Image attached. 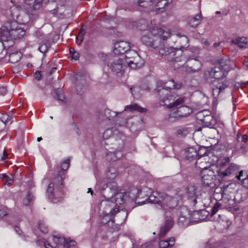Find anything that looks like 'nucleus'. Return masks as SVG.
I'll return each mask as SVG.
<instances>
[{"instance_id":"1","label":"nucleus","mask_w":248,"mask_h":248,"mask_svg":"<svg viewBox=\"0 0 248 248\" xmlns=\"http://www.w3.org/2000/svg\"><path fill=\"white\" fill-rule=\"evenodd\" d=\"M148 202L157 204L156 208L164 212L165 217H172L180 203L178 197L153 191L146 199Z\"/></svg>"},{"instance_id":"2","label":"nucleus","mask_w":248,"mask_h":248,"mask_svg":"<svg viewBox=\"0 0 248 248\" xmlns=\"http://www.w3.org/2000/svg\"><path fill=\"white\" fill-rule=\"evenodd\" d=\"M182 84L179 81H175L173 79L170 80L164 84L163 86L156 89L159 98L162 105L166 106L168 108L177 107L184 103L185 98L180 97L174 100L173 96L170 95V90H178L181 88Z\"/></svg>"},{"instance_id":"3","label":"nucleus","mask_w":248,"mask_h":248,"mask_svg":"<svg viewBox=\"0 0 248 248\" xmlns=\"http://www.w3.org/2000/svg\"><path fill=\"white\" fill-rule=\"evenodd\" d=\"M170 36V31L158 27L146 31L141 37L140 40L144 45L152 48H157L161 40H166Z\"/></svg>"},{"instance_id":"4","label":"nucleus","mask_w":248,"mask_h":248,"mask_svg":"<svg viewBox=\"0 0 248 248\" xmlns=\"http://www.w3.org/2000/svg\"><path fill=\"white\" fill-rule=\"evenodd\" d=\"M103 194L105 197L114 202L115 204H122L124 203L127 198V193L124 189H119L115 183L112 182L107 188H102Z\"/></svg>"},{"instance_id":"5","label":"nucleus","mask_w":248,"mask_h":248,"mask_svg":"<svg viewBox=\"0 0 248 248\" xmlns=\"http://www.w3.org/2000/svg\"><path fill=\"white\" fill-rule=\"evenodd\" d=\"M62 171L58 172V175L48 185L47 189V195L48 198L53 202H56L58 200L56 196L61 194L62 184Z\"/></svg>"},{"instance_id":"6","label":"nucleus","mask_w":248,"mask_h":248,"mask_svg":"<svg viewBox=\"0 0 248 248\" xmlns=\"http://www.w3.org/2000/svg\"><path fill=\"white\" fill-rule=\"evenodd\" d=\"M181 46L180 48H174L172 47L165 46L161 48L159 50V54L169 61H173L176 62H181V58L180 56H182L183 51Z\"/></svg>"},{"instance_id":"7","label":"nucleus","mask_w":248,"mask_h":248,"mask_svg":"<svg viewBox=\"0 0 248 248\" xmlns=\"http://www.w3.org/2000/svg\"><path fill=\"white\" fill-rule=\"evenodd\" d=\"M114 203H111L105 207L104 213L106 214V216H104L102 218V223H106L107 222H109L116 214H118V217H124V220L126 219L128 216L127 211L125 209L119 211L118 208H114Z\"/></svg>"},{"instance_id":"8","label":"nucleus","mask_w":248,"mask_h":248,"mask_svg":"<svg viewBox=\"0 0 248 248\" xmlns=\"http://www.w3.org/2000/svg\"><path fill=\"white\" fill-rule=\"evenodd\" d=\"M178 217V224L182 227H186L190 221V212L185 206H179L174 212Z\"/></svg>"},{"instance_id":"9","label":"nucleus","mask_w":248,"mask_h":248,"mask_svg":"<svg viewBox=\"0 0 248 248\" xmlns=\"http://www.w3.org/2000/svg\"><path fill=\"white\" fill-rule=\"evenodd\" d=\"M186 195L189 204L191 207H195L197 204L199 205L203 204L206 206V203L201 200L200 197L202 195L197 194V188L195 186H189L187 187Z\"/></svg>"},{"instance_id":"10","label":"nucleus","mask_w":248,"mask_h":248,"mask_svg":"<svg viewBox=\"0 0 248 248\" xmlns=\"http://www.w3.org/2000/svg\"><path fill=\"white\" fill-rule=\"evenodd\" d=\"M202 182L205 186L212 187L215 186L216 175L212 167L205 168L202 170Z\"/></svg>"},{"instance_id":"11","label":"nucleus","mask_w":248,"mask_h":248,"mask_svg":"<svg viewBox=\"0 0 248 248\" xmlns=\"http://www.w3.org/2000/svg\"><path fill=\"white\" fill-rule=\"evenodd\" d=\"M229 83L227 80H214L213 81L212 93L214 97L217 98L219 94L229 87Z\"/></svg>"},{"instance_id":"12","label":"nucleus","mask_w":248,"mask_h":248,"mask_svg":"<svg viewBox=\"0 0 248 248\" xmlns=\"http://www.w3.org/2000/svg\"><path fill=\"white\" fill-rule=\"evenodd\" d=\"M24 1L25 10L28 15H33L42 5V0H24Z\"/></svg>"},{"instance_id":"13","label":"nucleus","mask_w":248,"mask_h":248,"mask_svg":"<svg viewBox=\"0 0 248 248\" xmlns=\"http://www.w3.org/2000/svg\"><path fill=\"white\" fill-rule=\"evenodd\" d=\"M192 112V109L186 106H181L177 108V110L171 113L169 115V120L174 121L173 118H179L186 117L191 114Z\"/></svg>"},{"instance_id":"14","label":"nucleus","mask_w":248,"mask_h":248,"mask_svg":"<svg viewBox=\"0 0 248 248\" xmlns=\"http://www.w3.org/2000/svg\"><path fill=\"white\" fill-rule=\"evenodd\" d=\"M240 167L235 164H231L229 167L227 168L225 170L217 171L218 176L222 178H224L226 176L232 177L238 173Z\"/></svg>"},{"instance_id":"15","label":"nucleus","mask_w":248,"mask_h":248,"mask_svg":"<svg viewBox=\"0 0 248 248\" xmlns=\"http://www.w3.org/2000/svg\"><path fill=\"white\" fill-rule=\"evenodd\" d=\"M185 63L187 66L186 71L188 73H195L198 72L202 67L201 62L195 58H188L187 60L186 61Z\"/></svg>"},{"instance_id":"16","label":"nucleus","mask_w":248,"mask_h":248,"mask_svg":"<svg viewBox=\"0 0 248 248\" xmlns=\"http://www.w3.org/2000/svg\"><path fill=\"white\" fill-rule=\"evenodd\" d=\"M203 149L205 150L204 147H201L197 152L196 150L193 147H189L186 150V157L187 160L191 161L195 159L199 158L201 156H203L205 154H201V151Z\"/></svg>"},{"instance_id":"17","label":"nucleus","mask_w":248,"mask_h":248,"mask_svg":"<svg viewBox=\"0 0 248 248\" xmlns=\"http://www.w3.org/2000/svg\"><path fill=\"white\" fill-rule=\"evenodd\" d=\"M130 43L128 42L120 41L114 45L113 52L116 55L124 54L130 48Z\"/></svg>"},{"instance_id":"18","label":"nucleus","mask_w":248,"mask_h":248,"mask_svg":"<svg viewBox=\"0 0 248 248\" xmlns=\"http://www.w3.org/2000/svg\"><path fill=\"white\" fill-rule=\"evenodd\" d=\"M114 149V148H111L110 150L107 149L108 150V153L106 155V158L108 161H115L121 158L123 156L121 148H117L115 150Z\"/></svg>"},{"instance_id":"19","label":"nucleus","mask_w":248,"mask_h":248,"mask_svg":"<svg viewBox=\"0 0 248 248\" xmlns=\"http://www.w3.org/2000/svg\"><path fill=\"white\" fill-rule=\"evenodd\" d=\"M173 226V219L172 217H166L164 225L162 226L159 233V237H163L170 231Z\"/></svg>"},{"instance_id":"20","label":"nucleus","mask_w":248,"mask_h":248,"mask_svg":"<svg viewBox=\"0 0 248 248\" xmlns=\"http://www.w3.org/2000/svg\"><path fill=\"white\" fill-rule=\"evenodd\" d=\"M209 76L211 78H215L214 80H222V78L225 77V73L220 69V67H215L212 68L208 71Z\"/></svg>"},{"instance_id":"21","label":"nucleus","mask_w":248,"mask_h":248,"mask_svg":"<svg viewBox=\"0 0 248 248\" xmlns=\"http://www.w3.org/2000/svg\"><path fill=\"white\" fill-rule=\"evenodd\" d=\"M111 71L116 74H122L124 71L123 60L122 59H118L114 60L110 66Z\"/></svg>"},{"instance_id":"22","label":"nucleus","mask_w":248,"mask_h":248,"mask_svg":"<svg viewBox=\"0 0 248 248\" xmlns=\"http://www.w3.org/2000/svg\"><path fill=\"white\" fill-rule=\"evenodd\" d=\"M118 175V172L114 167H110L109 168L108 170L106 172V188L109 184H112V182H115L113 180Z\"/></svg>"},{"instance_id":"23","label":"nucleus","mask_w":248,"mask_h":248,"mask_svg":"<svg viewBox=\"0 0 248 248\" xmlns=\"http://www.w3.org/2000/svg\"><path fill=\"white\" fill-rule=\"evenodd\" d=\"M118 113L117 112L106 108L103 112L98 113V117L99 119H102L103 121L106 119L111 120L115 117Z\"/></svg>"},{"instance_id":"24","label":"nucleus","mask_w":248,"mask_h":248,"mask_svg":"<svg viewBox=\"0 0 248 248\" xmlns=\"http://www.w3.org/2000/svg\"><path fill=\"white\" fill-rule=\"evenodd\" d=\"M19 28L17 22L15 20L8 21L4 24V25L3 26V30H4V31L9 32L8 41L10 38V35L12 32V30H16Z\"/></svg>"},{"instance_id":"25","label":"nucleus","mask_w":248,"mask_h":248,"mask_svg":"<svg viewBox=\"0 0 248 248\" xmlns=\"http://www.w3.org/2000/svg\"><path fill=\"white\" fill-rule=\"evenodd\" d=\"M124 54L125 61L126 63H130L131 62H132L131 59H133V60L140 59L138 53L135 50L129 49Z\"/></svg>"},{"instance_id":"26","label":"nucleus","mask_w":248,"mask_h":248,"mask_svg":"<svg viewBox=\"0 0 248 248\" xmlns=\"http://www.w3.org/2000/svg\"><path fill=\"white\" fill-rule=\"evenodd\" d=\"M232 43L238 46L240 48H246L248 47L247 39L246 37H238L232 41Z\"/></svg>"},{"instance_id":"27","label":"nucleus","mask_w":248,"mask_h":248,"mask_svg":"<svg viewBox=\"0 0 248 248\" xmlns=\"http://www.w3.org/2000/svg\"><path fill=\"white\" fill-rule=\"evenodd\" d=\"M175 243V238L170 237L167 240H161L159 242V248H169L172 247Z\"/></svg>"},{"instance_id":"28","label":"nucleus","mask_w":248,"mask_h":248,"mask_svg":"<svg viewBox=\"0 0 248 248\" xmlns=\"http://www.w3.org/2000/svg\"><path fill=\"white\" fill-rule=\"evenodd\" d=\"M52 93L53 97L57 100L62 102V103L65 102L64 101L65 97L63 91L61 89H54Z\"/></svg>"},{"instance_id":"29","label":"nucleus","mask_w":248,"mask_h":248,"mask_svg":"<svg viewBox=\"0 0 248 248\" xmlns=\"http://www.w3.org/2000/svg\"><path fill=\"white\" fill-rule=\"evenodd\" d=\"M125 110H129L130 111H137L140 113H144L146 112L147 109L140 106L137 104H133L130 105H127L125 107Z\"/></svg>"},{"instance_id":"30","label":"nucleus","mask_w":248,"mask_h":248,"mask_svg":"<svg viewBox=\"0 0 248 248\" xmlns=\"http://www.w3.org/2000/svg\"><path fill=\"white\" fill-rule=\"evenodd\" d=\"M12 30V32L10 35V38H11L15 39L20 38L25 34V31L21 27L16 30Z\"/></svg>"},{"instance_id":"31","label":"nucleus","mask_w":248,"mask_h":248,"mask_svg":"<svg viewBox=\"0 0 248 248\" xmlns=\"http://www.w3.org/2000/svg\"><path fill=\"white\" fill-rule=\"evenodd\" d=\"M21 56V53L19 52L12 53L9 55V61L13 63H16L20 60Z\"/></svg>"},{"instance_id":"32","label":"nucleus","mask_w":248,"mask_h":248,"mask_svg":"<svg viewBox=\"0 0 248 248\" xmlns=\"http://www.w3.org/2000/svg\"><path fill=\"white\" fill-rule=\"evenodd\" d=\"M8 31H4L3 26L0 28V41L3 43L4 47H6V46L4 42H7L8 41Z\"/></svg>"},{"instance_id":"33","label":"nucleus","mask_w":248,"mask_h":248,"mask_svg":"<svg viewBox=\"0 0 248 248\" xmlns=\"http://www.w3.org/2000/svg\"><path fill=\"white\" fill-rule=\"evenodd\" d=\"M50 44L48 40L43 41L40 45L38 50L43 53H46L50 47Z\"/></svg>"},{"instance_id":"34","label":"nucleus","mask_w":248,"mask_h":248,"mask_svg":"<svg viewBox=\"0 0 248 248\" xmlns=\"http://www.w3.org/2000/svg\"><path fill=\"white\" fill-rule=\"evenodd\" d=\"M201 22V17L200 15H197L196 16L190 19L188 23L190 26L192 27H195L197 26Z\"/></svg>"},{"instance_id":"35","label":"nucleus","mask_w":248,"mask_h":248,"mask_svg":"<svg viewBox=\"0 0 248 248\" xmlns=\"http://www.w3.org/2000/svg\"><path fill=\"white\" fill-rule=\"evenodd\" d=\"M140 59H134L133 60H131L132 62H131L130 63H127L128 66L132 69H137V68H140L142 65V63L139 62L138 60Z\"/></svg>"},{"instance_id":"36","label":"nucleus","mask_w":248,"mask_h":248,"mask_svg":"<svg viewBox=\"0 0 248 248\" xmlns=\"http://www.w3.org/2000/svg\"><path fill=\"white\" fill-rule=\"evenodd\" d=\"M153 0H138L137 4L141 7L147 8L153 4Z\"/></svg>"},{"instance_id":"37","label":"nucleus","mask_w":248,"mask_h":248,"mask_svg":"<svg viewBox=\"0 0 248 248\" xmlns=\"http://www.w3.org/2000/svg\"><path fill=\"white\" fill-rule=\"evenodd\" d=\"M0 178L5 179L6 181V184L11 186L13 184L14 181V177L12 175H7L5 174H0Z\"/></svg>"},{"instance_id":"38","label":"nucleus","mask_w":248,"mask_h":248,"mask_svg":"<svg viewBox=\"0 0 248 248\" xmlns=\"http://www.w3.org/2000/svg\"><path fill=\"white\" fill-rule=\"evenodd\" d=\"M198 215L201 216V217H199V219L201 220L205 219L208 216H210V213L209 211L206 209L200 210L197 212Z\"/></svg>"},{"instance_id":"39","label":"nucleus","mask_w":248,"mask_h":248,"mask_svg":"<svg viewBox=\"0 0 248 248\" xmlns=\"http://www.w3.org/2000/svg\"><path fill=\"white\" fill-rule=\"evenodd\" d=\"M115 130L113 127L108 128L105 130L103 134V137L104 139H108L113 136L114 130Z\"/></svg>"},{"instance_id":"40","label":"nucleus","mask_w":248,"mask_h":248,"mask_svg":"<svg viewBox=\"0 0 248 248\" xmlns=\"http://www.w3.org/2000/svg\"><path fill=\"white\" fill-rule=\"evenodd\" d=\"M33 199V195L30 192H28L25 198L23 199V204L26 206L29 205Z\"/></svg>"},{"instance_id":"41","label":"nucleus","mask_w":248,"mask_h":248,"mask_svg":"<svg viewBox=\"0 0 248 248\" xmlns=\"http://www.w3.org/2000/svg\"><path fill=\"white\" fill-rule=\"evenodd\" d=\"M37 227L43 233L47 232L48 230L47 226L43 221H39Z\"/></svg>"},{"instance_id":"42","label":"nucleus","mask_w":248,"mask_h":248,"mask_svg":"<svg viewBox=\"0 0 248 248\" xmlns=\"http://www.w3.org/2000/svg\"><path fill=\"white\" fill-rule=\"evenodd\" d=\"M144 190V189H141L140 192L139 191V190L137 188H133L131 190V192H133V194H135L134 196H130L129 195L130 198L132 199H135L136 198H137L138 197H140L141 196V194L143 192V191Z\"/></svg>"},{"instance_id":"43","label":"nucleus","mask_w":248,"mask_h":248,"mask_svg":"<svg viewBox=\"0 0 248 248\" xmlns=\"http://www.w3.org/2000/svg\"><path fill=\"white\" fill-rule=\"evenodd\" d=\"M70 55L72 60H78L79 58V54L73 48L69 49Z\"/></svg>"},{"instance_id":"44","label":"nucleus","mask_w":248,"mask_h":248,"mask_svg":"<svg viewBox=\"0 0 248 248\" xmlns=\"http://www.w3.org/2000/svg\"><path fill=\"white\" fill-rule=\"evenodd\" d=\"M76 242L71 240H66L65 239V242H63V248H71L72 247H74L76 245Z\"/></svg>"},{"instance_id":"45","label":"nucleus","mask_w":248,"mask_h":248,"mask_svg":"<svg viewBox=\"0 0 248 248\" xmlns=\"http://www.w3.org/2000/svg\"><path fill=\"white\" fill-rule=\"evenodd\" d=\"M53 241L54 243L57 245H63L65 242V238L61 236L54 235L53 236Z\"/></svg>"},{"instance_id":"46","label":"nucleus","mask_w":248,"mask_h":248,"mask_svg":"<svg viewBox=\"0 0 248 248\" xmlns=\"http://www.w3.org/2000/svg\"><path fill=\"white\" fill-rule=\"evenodd\" d=\"M209 248H228L223 241L217 242L213 244V246Z\"/></svg>"},{"instance_id":"47","label":"nucleus","mask_w":248,"mask_h":248,"mask_svg":"<svg viewBox=\"0 0 248 248\" xmlns=\"http://www.w3.org/2000/svg\"><path fill=\"white\" fill-rule=\"evenodd\" d=\"M12 118V115L8 114H2L0 117L1 121L4 124H6L10 121Z\"/></svg>"},{"instance_id":"48","label":"nucleus","mask_w":248,"mask_h":248,"mask_svg":"<svg viewBox=\"0 0 248 248\" xmlns=\"http://www.w3.org/2000/svg\"><path fill=\"white\" fill-rule=\"evenodd\" d=\"M188 133V129L186 128L182 127L177 130V134L180 136H185Z\"/></svg>"},{"instance_id":"49","label":"nucleus","mask_w":248,"mask_h":248,"mask_svg":"<svg viewBox=\"0 0 248 248\" xmlns=\"http://www.w3.org/2000/svg\"><path fill=\"white\" fill-rule=\"evenodd\" d=\"M220 207V204L218 202H216L211 209V213L210 214L211 217H212L218 211Z\"/></svg>"},{"instance_id":"50","label":"nucleus","mask_w":248,"mask_h":248,"mask_svg":"<svg viewBox=\"0 0 248 248\" xmlns=\"http://www.w3.org/2000/svg\"><path fill=\"white\" fill-rule=\"evenodd\" d=\"M70 165V160L69 159H66L62 162L61 165V169L62 171L67 170Z\"/></svg>"},{"instance_id":"51","label":"nucleus","mask_w":248,"mask_h":248,"mask_svg":"<svg viewBox=\"0 0 248 248\" xmlns=\"http://www.w3.org/2000/svg\"><path fill=\"white\" fill-rule=\"evenodd\" d=\"M212 119V116L209 114H206V117L204 118H200V121L206 123H210Z\"/></svg>"},{"instance_id":"52","label":"nucleus","mask_w":248,"mask_h":248,"mask_svg":"<svg viewBox=\"0 0 248 248\" xmlns=\"http://www.w3.org/2000/svg\"><path fill=\"white\" fill-rule=\"evenodd\" d=\"M210 112L208 111H202L199 112L197 114V117L200 120V118H204V117H206V114H209Z\"/></svg>"},{"instance_id":"53","label":"nucleus","mask_w":248,"mask_h":248,"mask_svg":"<svg viewBox=\"0 0 248 248\" xmlns=\"http://www.w3.org/2000/svg\"><path fill=\"white\" fill-rule=\"evenodd\" d=\"M11 15L13 19H14L15 17H16L17 19L18 18V15L17 14H16L15 13H13L14 11H18V9L16 7H12L11 8Z\"/></svg>"},{"instance_id":"54","label":"nucleus","mask_w":248,"mask_h":248,"mask_svg":"<svg viewBox=\"0 0 248 248\" xmlns=\"http://www.w3.org/2000/svg\"><path fill=\"white\" fill-rule=\"evenodd\" d=\"M230 162V159L229 157H224L219 163L221 166H225L227 164H229Z\"/></svg>"},{"instance_id":"55","label":"nucleus","mask_w":248,"mask_h":248,"mask_svg":"<svg viewBox=\"0 0 248 248\" xmlns=\"http://www.w3.org/2000/svg\"><path fill=\"white\" fill-rule=\"evenodd\" d=\"M131 93L134 97H138L139 96L136 94V92L139 90V87H133L130 89Z\"/></svg>"},{"instance_id":"56","label":"nucleus","mask_w":248,"mask_h":248,"mask_svg":"<svg viewBox=\"0 0 248 248\" xmlns=\"http://www.w3.org/2000/svg\"><path fill=\"white\" fill-rule=\"evenodd\" d=\"M34 76L35 78L37 80H41L42 78V75L41 74V72L39 71H36L35 72V73L34 74Z\"/></svg>"},{"instance_id":"57","label":"nucleus","mask_w":248,"mask_h":248,"mask_svg":"<svg viewBox=\"0 0 248 248\" xmlns=\"http://www.w3.org/2000/svg\"><path fill=\"white\" fill-rule=\"evenodd\" d=\"M233 200L236 202H240L241 201V193L237 192L235 196L234 197Z\"/></svg>"},{"instance_id":"58","label":"nucleus","mask_w":248,"mask_h":248,"mask_svg":"<svg viewBox=\"0 0 248 248\" xmlns=\"http://www.w3.org/2000/svg\"><path fill=\"white\" fill-rule=\"evenodd\" d=\"M85 34V31L84 30H83L82 29H81L80 30V31L78 33V38H79L80 39H83Z\"/></svg>"},{"instance_id":"59","label":"nucleus","mask_w":248,"mask_h":248,"mask_svg":"<svg viewBox=\"0 0 248 248\" xmlns=\"http://www.w3.org/2000/svg\"><path fill=\"white\" fill-rule=\"evenodd\" d=\"M7 92L6 87L2 86L0 87V94L1 95H4Z\"/></svg>"},{"instance_id":"60","label":"nucleus","mask_w":248,"mask_h":248,"mask_svg":"<svg viewBox=\"0 0 248 248\" xmlns=\"http://www.w3.org/2000/svg\"><path fill=\"white\" fill-rule=\"evenodd\" d=\"M243 185L244 187L248 188V176L244 179H243Z\"/></svg>"},{"instance_id":"61","label":"nucleus","mask_w":248,"mask_h":248,"mask_svg":"<svg viewBox=\"0 0 248 248\" xmlns=\"http://www.w3.org/2000/svg\"><path fill=\"white\" fill-rule=\"evenodd\" d=\"M44 246L46 248H53L54 246H52L49 242L46 240H45L44 242Z\"/></svg>"},{"instance_id":"62","label":"nucleus","mask_w":248,"mask_h":248,"mask_svg":"<svg viewBox=\"0 0 248 248\" xmlns=\"http://www.w3.org/2000/svg\"><path fill=\"white\" fill-rule=\"evenodd\" d=\"M239 174H236V175H234V177H237L239 180H241V176H243V171L242 170L238 171Z\"/></svg>"},{"instance_id":"63","label":"nucleus","mask_w":248,"mask_h":248,"mask_svg":"<svg viewBox=\"0 0 248 248\" xmlns=\"http://www.w3.org/2000/svg\"><path fill=\"white\" fill-rule=\"evenodd\" d=\"M248 141V136L246 134H244L242 137L241 142H246Z\"/></svg>"},{"instance_id":"64","label":"nucleus","mask_w":248,"mask_h":248,"mask_svg":"<svg viewBox=\"0 0 248 248\" xmlns=\"http://www.w3.org/2000/svg\"><path fill=\"white\" fill-rule=\"evenodd\" d=\"M7 157V154L5 150H3V155L1 156V159L2 160H5Z\"/></svg>"}]
</instances>
